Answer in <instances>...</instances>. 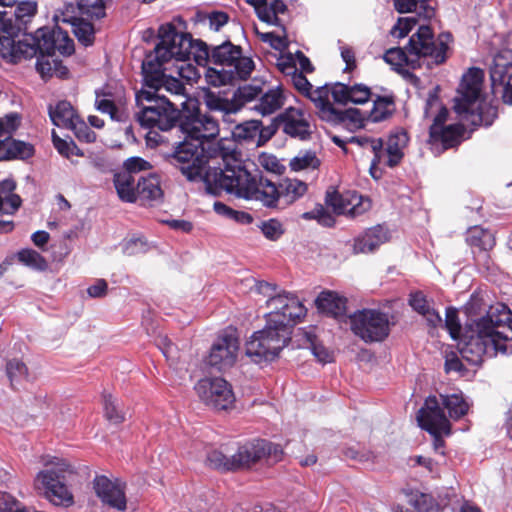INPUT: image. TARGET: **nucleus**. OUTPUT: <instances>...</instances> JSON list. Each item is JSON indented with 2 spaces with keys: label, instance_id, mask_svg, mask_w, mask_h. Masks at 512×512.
I'll use <instances>...</instances> for the list:
<instances>
[{
  "label": "nucleus",
  "instance_id": "11",
  "mask_svg": "<svg viewBox=\"0 0 512 512\" xmlns=\"http://www.w3.org/2000/svg\"><path fill=\"white\" fill-rule=\"evenodd\" d=\"M158 38L159 42L154 48L158 59L186 62L192 57L195 60L200 39H193L190 33L179 32L172 23H166L159 27Z\"/></svg>",
  "mask_w": 512,
  "mask_h": 512
},
{
  "label": "nucleus",
  "instance_id": "43",
  "mask_svg": "<svg viewBox=\"0 0 512 512\" xmlns=\"http://www.w3.org/2000/svg\"><path fill=\"white\" fill-rule=\"evenodd\" d=\"M33 33L34 36L38 38L40 46L39 54L41 56H52L56 53V26L53 28L40 27L37 28Z\"/></svg>",
  "mask_w": 512,
  "mask_h": 512
},
{
  "label": "nucleus",
  "instance_id": "7",
  "mask_svg": "<svg viewBox=\"0 0 512 512\" xmlns=\"http://www.w3.org/2000/svg\"><path fill=\"white\" fill-rule=\"evenodd\" d=\"M38 4L34 0H0V56L15 64V38L28 30L36 17Z\"/></svg>",
  "mask_w": 512,
  "mask_h": 512
},
{
  "label": "nucleus",
  "instance_id": "62",
  "mask_svg": "<svg viewBox=\"0 0 512 512\" xmlns=\"http://www.w3.org/2000/svg\"><path fill=\"white\" fill-rule=\"evenodd\" d=\"M205 104L210 111L217 112H230L235 111L236 108H230L229 103L222 97L213 92H208L204 96Z\"/></svg>",
  "mask_w": 512,
  "mask_h": 512
},
{
  "label": "nucleus",
  "instance_id": "13",
  "mask_svg": "<svg viewBox=\"0 0 512 512\" xmlns=\"http://www.w3.org/2000/svg\"><path fill=\"white\" fill-rule=\"evenodd\" d=\"M351 331L366 343L381 342L389 333V319L378 309H361L349 316Z\"/></svg>",
  "mask_w": 512,
  "mask_h": 512
},
{
  "label": "nucleus",
  "instance_id": "36",
  "mask_svg": "<svg viewBox=\"0 0 512 512\" xmlns=\"http://www.w3.org/2000/svg\"><path fill=\"white\" fill-rule=\"evenodd\" d=\"M113 183L121 201L126 203L136 202V180L134 175L128 172H116L113 176Z\"/></svg>",
  "mask_w": 512,
  "mask_h": 512
},
{
  "label": "nucleus",
  "instance_id": "60",
  "mask_svg": "<svg viewBox=\"0 0 512 512\" xmlns=\"http://www.w3.org/2000/svg\"><path fill=\"white\" fill-rule=\"evenodd\" d=\"M259 228L263 235L271 241L278 240L284 233L282 224L276 219L261 222Z\"/></svg>",
  "mask_w": 512,
  "mask_h": 512
},
{
  "label": "nucleus",
  "instance_id": "48",
  "mask_svg": "<svg viewBox=\"0 0 512 512\" xmlns=\"http://www.w3.org/2000/svg\"><path fill=\"white\" fill-rule=\"evenodd\" d=\"M207 83L218 87L226 84H231L236 80H240L233 71L222 67L218 70L216 68L208 67L206 71Z\"/></svg>",
  "mask_w": 512,
  "mask_h": 512
},
{
  "label": "nucleus",
  "instance_id": "6",
  "mask_svg": "<svg viewBox=\"0 0 512 512\" xmlns=\"http://www.w3.org/2000/svg\"><path fill=\"white\" fill-rule=\"evenodd\" d=\"M484 72L471 67L463 74L457 96L454 98L453 109L463 122L473 128L490 127L498 117V109L491 103L481 99Z\"/></svg>",
  "mask_w": 512,
  "mask_h": 512
},
{
  "label": "nucleus",
  "instance_id": "8",
  "mask_svg": "<svg viewBox=\"0 0 512 512\" xmlns=\"http://www.w3.org/2000/svg\"><path fill=\"white\" fill-rule=\"evenodd\" d=\"M197 65L206 67L214 64L233 71L239 79L246 80L255 68L251 57L243 56L242 47L226 40L219 45L210 47L205 41L199 40L195 53Z\"/></svg>",
  "mask_w": 512,
  "mask_h": 512
},
{
  "label": "nucleus",
  "instance_id": "47",
  "mask_svg": "<svg viewBox=\"0 0 512 512\" xmlns=\"http://www.w3.org/2000/svg\"><path fill=\"white\" fill-rule=\"evenodd\" d=\"M17 258L23 265L37 271H44L48 267L46 259L40 253L30 248L20 250L17 253Z\"/></svg>",
  "mask_w": 512,
  "mask_h": 512
},
{
  "label": "nucleus",
  "instance_id": "35",
  "mask_svg": "<svg viewBox=\"0 0 512 512\" xmlns=\"http://www.w3.org/2000/svg\"><path fill=\"white\" fill-rule=\"evenodd\" d=\"M466 241L472 249H478L479 254L484 259L488 258V251L495 245V239L492 233L480 227H473L469 229ZM472 251L474 254L476 253L475 250Z\"/></svg>",
  "mask_w": 512,
  "mask_h": 512
},
{
  "label": "nucleus",
  "instance_id": "39",
  "mask_svg": "<svg viewBox=\"0 0 512 512\" xmlns=\"http://www.w3.org/2000/svg\"><path fill=\"white\" fill-rule=\"evenodd\" d=\"M327 120L336 124H347L354 129H359L364 127V121L367 120V117L366 112L363 113L358 108L340 110L334 107Z\"/></svg>",
  "mask_w": 512,
  "mask_h": 512
},
{
  "label": "nucleus",
  "instance_id": "49",
  "mask_svg": "<svg viewBox=\"0 0 512 512\" xmlns=\"http://www.w3.org/2000/svg\"><path fill=\"white\" fill-rule=\"evenodd\" d=\"M104 414L108 421L114 424H120L124 421L125 416L120 408L118 399L111 394H103Z\"/></svg>",
  "mask_w": 512,
  "mask_h": 512
},
{
  "label": "nucleus",
  "instance_id": "56",
  "mask_svg": "<svg viewBox=\"0 0 512 512\" xmlns=\"http://www.w3.org/2000/svg\"><path fill=\"white\" fill-rule=\"evenodd\" d=\"M445 327L449 331L452 339L457 340L462 335V329L458 318V312L455 308L448 307L445 314Z\"/></svg>",
  "mask_w": 512,
  "mask_h": 512
},
{
  "label": "nucleus",
  "instance_id": "1",
  "mask_svg": "<svg viewBox=\"0 0 512 512\" xmlns=\"http://www.w3.org/2000/svg\"><path fill=\"white\" fill-rule=\"evenodd\" d=\"M237 151L221 143L197 142L184 135L169 156L171 165L178 168L188 181H202L206 192L218 196L223 191L233 194L238 169L243 162L236 158Z\"/></svg>",
  "mask_w": 512,
  "mask_h": 512
},
{
  "label": "nucleus",
  "instance_id": "50",
  "mask_svg": "<svg viewBox=\"0 0 512 512\" xmlns=\"http://www.w3.org/2000/svg\"><path fill=\"white\" fill-rule=\"evenodd\" d=\"M276 27L280 28L282 34H276L274 32H266V33H260V39L268 43L273 49L278 51H283L288 48L289 41L287 37V30L286 25L282 21V25H275Z\"/></svg>",
  "mask_w": 512,
  "mask_h": 512
},
{
  "label": "nucleus",
  "instance_id": "5",
  "mask_svg": "<svg viewBox=\"0 0 512 512\" xmlns=\"http://www.w3.org/2000/svg\"><path fill=\"white\" fill-rule=\"evenodd\" d=\"M237 184L233 195L248 201H259L266 208H276L280 198L293 203L307 191L305 182L285 178L278 185L265 178L253 163L238 169Z\"/></svg>",
  "mask_w": 512,
  "mask_h": 512
},
{
  "label": "nucleus",
  "instance_id": "4",
  "mask_svg": "<svg viewBox=\"0 0 512 512\" xmlns=\"http://www.w3.org/2000/svg\"><path fill=\"white\" fill-rule=\"evenodd\" d=\"M453 42L454 37L451 32L443 31L435 36L430 25L420 24L404 48L388 49L383 59L399 73H403L405 67L416 70L426 66L432 69L447 61Z\"/></svg>",
  "mask_w": 512,
  "mask_h": 512
},
{
  "label": "nucleus",
  "instance_id": "38",
  "mask_svg": "<svg viewBox=\"0 0 512 512\" xmlns=\"http://www.w3.org/2000/svg\"><path fill=\"white\" fill-rule=\"evenodd\" d=\"M23 39L15 40V63L20 62L22 59H31L39 54L40 46L38 38L34 36L33 31L28 25L26 32H21Z\"/></svg>",
  "mask_w": 512,
  "mask_h": 512
},
{
  "label": "nucleus",
  "instance_id": "9",
  "mask_svg": "<svg viewBox=\"0 0 512 512\" xmlns=\"http://www.w3.org/2000/svg\"><path fill=\"white\" fill-rule=\"evenodd\" d=\"M148 97H150V94L144 96L143 101L136 102L139 110L135 113V119L141 127L163 132L176 126L180 129V122L184 118L185 112L178 108V104L172 102L166 96Z\"/></svg>",
  "mask_w": 512,
  "mask_h": 512
},
{
  "label": "nucleus",
  "instance_id": "16",
  "mask_svg": "<svg viewBox=\"0 0 512 512\" xmlns=\"http://www.w3.org/2000/svg\"><path fill=\"white\" fill-rule=\"evenodd\" d=\"M200 400L215 410H227L235 402L231 385L223 378H203L194 387Z\"/></svg>",
  "mask_w": 512,
  "mask_h": 512
},
{
  "label": "nucleus",
  "instance_id": "57",
  "mask_svg": "<svg viewBox=\"0 0 512 512\" xmlns=\"http://www.w3.org/2000/svg\"><path fill=\"white\" fill-rule=\"evenodd\" d=\"M56 52H59L61 55L70 56L74 53V42L69 37L68 33L62 30L58 24H56Z\"/></svg>",
  "mask_w": 512,
  "mask_h": 512
},
{
  "label": "nucleus",
  "instance_id": "10",
  "mask_svg": "<svg viewBox=\"0 0 512 512\" xmlns=\"http://www.w3.org/2000/svg\"><path fill=\"white\" fill-rule=\"evenodd\" d=\"M436 107L438 113L429 127L428 143L435 155H439L447 149L458 146L464 140L465 128L462 124L446 125L449 111L440 106L439 99L435 95H429L424 107V117H429L430 109Z\"/></svg>",
  "mask_w": 512,
  "mask_h": 512
},
{
  "label": "nucleus",
  "instance_id": "51",
  "mask_svg": "<svg viewBox=\"0 0 512 512\" xmlns=\"http://www.w3.org/2000/svg\"><path fill=\"white\" fill-rule=\"evenodd\" d=\"M320 166V160L314 151L308 150L300 152L290 161V167L294 171H300L307 168L316 169Z\"/></svg>",
  "mask_w": 512,
  "mask_h": 512
},
{
  "label": "nucleus",
  "instance_id": "24",
  "mask_svg": "<svg viewBox=\"0 0 512 512\" xmlns=\"http://www.w3.org/2000/svg\"><path fill=\"white\" fill-rule=\"evenodd\" d=\"M388 240L387 231L381 225H376L355 237L353 240V252L370 253Z\"/></svg>",
  "mask_w": 512,
  "mask_h": 512
},
{
  "label": "nucleus",
  "instance_id": "55",
  "mask_svg": "<svg viewBox=\"0 0 512 512\" xmlns=\"http://www.w3.org/2000/svg\"><path fill=\"white\" fill-rule=\"evenodd\" d=\"M68 129L72 130L75 137L82 142L92 143L96 139V134L79 117L73 122V124Z\"/></svg>",
  "mask_w": 512,
  "mask_h": 512
},
{
  "label": "nucleus",
  "instance_id": "59",
  "mask_svg": "<svg viewBox=\"0 0 512 512\" xmlns=\"http://www.w3.org/2000/svg\"><path fill=\"white\" fill-rule=\"evenodd\" d=\"M28 369L24 362L13 359L7 362L6 364V374L13 385L14 382H17L27 376Z\"/></svg>",
  "mask_w": 512,
  "mask_h": 512
},
{
  "label": "nucleus",
  "instance_id": "53",
  "mask_svg": "<svg viewBox=\"0 0 512 512\" xmlns=\"http://www.w3.org/2000/svg\"><path fill=\"white\" fill-rule=\"evenodd\" d=\"M302 218L305 220H316L325 227H332L335 224L333 215L321 204H317L314 209L304 212Z\"/></svg>",
  "mask_w": 512,
  "mask_h": 512
},
{
  "label": "nucleus",
  "instance_id": "45",
  "mask_svg": "<svg viewBox=\"0 0 512 512\" xmlns=\"http://www.w3.org/2000/svg\"><path fill=\"white\" fill-rule=\"evenodd\" d=\"M258 120H250L238 124L232 130V136L234 140L238 142H251L256 144L257 133H259Z\"/></svg>",
  "mask_w": 512,
  "mask_h": 512
},
{
  "label": "nucleus",
  "instance_id": "58",
  "mask_svg": "<svg viewBox=\"0 0 512 512\" xmlns=\"http://www.w3.org/2000/svg\"><path fill=\"white\" fill-rule=\"evenodd\" d=\"M27 508L10 493L0 491V512H27Z\"/></svg>",
  "mask_w": 512,
  "mask_h": 512
},
{
  "label": "nucleus",
  "instance_id": "41",
  "mask_svg": "<svg viewBox=\"0 0 512 512\" xmlns=\"http://www.w3.org/2000/svg\"><path fill=\"white\" fill-rule=\"evenodd\" d=\"M163 90L174 97L182 99L179 105L183 112L190 111V107L195 104L194 100L187 95L184 83L178 78L167 75Z\"/></svg>",
  "mask_w": 512,
  "mask_h": 512
},
{
  "label": "nucleus",
  "instance_id": "21",
  "mask_svg": "<svg viewBox=\"0 0 512 512\" xmlns=\"http://www.w3.org/2000/svg\"><path fill=\"white\" fill-rule=\"evenodd\" d=\"M93 488L97 497L119 511H124L127 506L126 496L119 484L111 481L105 475L96 476L93 480Z\"/></svg>",
  "mask_w": 512,
  "mask_h": 512
},
{
  "label": "nucleus",
  "instance_id": "32",
  "mask_svg": "<svg viewBox=\"0 0 512 512\" xmlns=\"http://www.w3.org/2000/svg\"><path fill=\"white\" fill-rule=\"evenodd\" d=\"M359 197L354 194L349 198L347 195L340 194L337 190H328L325 196V203L331 207L335 214L348 215L354 218L359 214V209L356 204H352L351 200H356Z\"/></svg>",
  "mask_w": 512,
  "mask_h": 512
},
{
  "label": "nucleus",
  "instance_id": "19",
  "mask_svg": "<svg viewBox=\"0 0 512 512\" xmlns=\"http://www.w3.org/2000/svg\"><path fill=\"white\" fill-rule=\"evenodd\" d=\"M417 422L419 427L429 434H434L437 430H442L446 435L451 433V424L443 411L442 404L433 395L428 396L419 409Z\"/></svg>",
  "mask_w": 512,
  "mask_h": 512
},
{
  "label": "nucleus",
  "instance_id": "40",
  "mask_svg": "<svg viewBox=\"0 0 512 512\" xmlns=\"http://www.w3.org/2000/svg\"><path fill=\"white\" fill-rule=\"evenodd\" d=\"M441 404L447 410L448 416L453 420H459L464 417L468 410L469 404L466 402L463 394H441Z\"/></svg>",
  "mask_w": 512,
  "mask_h": 512
},
{
  "label": "nucleus",
  "instance_id": "64",
  "mask_svg": "<svg viewBox=\"0 0 512 512\" xmlns=\"http://www.w3.org/2000/svg\"><path fill=\"white\" fill-rule=\"evenodd\" d=\"M149 245L144 237H132L123 244V252L127 255H137L147 252Z\"/></svg>",
  "mask_w": 512,
  "mask_h": 512
},
{
  "label": "nucleus",
  "instance_id": "14",
  "mask_svg": "<svg viewBox=\"0 0 512 512\" xmlns=\"http://www.w3.org/2000/svg\"><path fill=\"white\" fill-rule=\"evenodd\" d=\"M180 122V131L183 135H188V138L203 144L221 143L224 147L225 141H216L219 134L218 121L209 114H202L196 105L190 107V111Z\"/></svg>",
  "mask_w": 512,
  "mask_h": 512
},
{
  "label": "nucleus",
  "instance_id": "31",
  "mask_svg": "<svg viewBox=\"0 0 512 512\" xmlns=\"http://www.w3.org/2000/svg\"><path fill=\"white\" fill-rule=\"evenodd\" d=\"M408 140V135L404 130H397L389 135L386 150H383L388 167L393 168L401 162L404 156L403 149Z\"/></svg>",
  "mask_w": 512,
  "mask_h": 512
},
{
  "label": "nucleus",
  "instance_id": "2",
  "mask_svg": "<svg viewBox=\"0 0 512 512\" xmlns=\"http://www.w3.org/2000/svg\"><path fill=\"white\" fill-rule=\"evenodd\" d=\"M459 339L462 358L475 366L498 352L512 354V311L503 303L491 306L485 316L466 323Z\"/></svg>",
  "mask_w": 512,
  "mask_h": 512
},
{
  "label": "nucleus",
  "instance_id": "34",
  "mask_svg": "<svg viewBox=\"0 0 512 512\" xmlns=\"http://www.w3.org/2000/svg\"><path fill=\"white\" fill-rule=\"evenodd\" d=\"M396 110L395 97L392 93L377 95L373 100V107L366 112L367 121L379 123L390 118Z\"/></svg>",
  "mask_w": 512,
  "mask_h": 512
},
{
  "label": "nucleus",
  "instance_id": "25",
  "mask_svg": "<svg viewBox=\"0 0 512 512\" xmlns=\"http://www.w3.org/2000/svg\"><path fill=\"white\" fill-rule=\"evenodd\" d=\"M512 71V49L503 48L493 57L489 68L490 80L493 90L502 86L508 73Z\"/></svg>",
  "mask_w": 512,
  "mask_h": 512
},
{
  "label": "nucleus",
  "instance_id": "12",
  "mask_svg": "<svg viewBox=\"0 0 512 512\" xmlns=\"http://www.w3.org/2000/svg\"><path fill=\"white\" fill-rule=\"evenodd\" d=\"M45 465L51 467L40 471L37 480L42 483L47 498L54 505H71L73 495L66 485V480L69 475L75 473L74 467L67 460L58 457L45 460Z\"/></svg>",
  "mask_w": 512,
  "mask_h": 512
},
{
  "label": "nucleus",
  "instance_id": "22",
  "mask_svg": "<svg viewBox=\"0 0 512 512\" xmlns=\"http://www.w3.org/2000/svg\"><path fill=\"white\" fill-rule=\"evenodd\" d=\"M248 455L249 450L246 444L240 446L231 457H227L221 451L213 450L207 455V463L213 469L235 471L249 467Z\"/></svg>",
  "mask_w": 512,
  "mask_h": 512
},
{
  "label": "nucleus",
  "instance_id": "26",
  "mask_svg": "<svg viewBox=\"0 0 512 512\" xmlns=\"http://www.w3.org/2000/svg\"><path fill=\"white\" fill-rule=\"evenodd\" d=\"M33 145L7 137L0 140V161L27 160L34 155Z\"/></svg>",
  "mask_w": 512,
  "mask_h": 512
},
{
  "label": "nucleus",
  "instance_id": "44",
  "mask_svg": "<svg viewBox=\"0 0 512 512\" xmlns=\"http://www.w3.org/2000/svg\"><path fill=\"white\" fill-rule=\"evenodd\" d=\"M263 83H251L239 86L234 94L233 101L237 107L246 105L258 98L262 92Z\"/></svg>",
  "mask_w": 512,
  "mask_h": 512
},
{
  "label": "nucleus",
  "instance_id": "29",
  "mask_svg": "<svg viewBox=\"0 0 512 512\" xmlns=\"http://www.w3.org/2000/svg\"><path fill=\"white\" fill-rule=\"evenodd\" d=\"M163 191L160 186L159 177L155 174H149L147 177H139L136 183V202L142 204L161 200Z\"/></svg>",
  "mask_w": 512,
  "mask_h": 512
},
{
  "label": "nucleus",
  "instance_id": "17",
  "mask_svg": "<svg viewBox=\"0 0 512 512\" xmlns=\"http://www.w3.org/2000/svg\"><path fill=\"white\" fill-rule=\"evenodd\" d=\"M167 63L158 59L155 54H148L142 62L143 87L135 93V102L143 101L144 96L150 94L149 98L165 97L161 93L167 75L164 72L163 64Z\"/></svg>",
  "mask_w": 512,
  "mask_h": 512
},
{
  "label": "nucleus",
  "instance_id": "23",
  "mask_svg": "<svg viewBox=\"0 0 512 512\" xmlns=\"http://www.w3.org/2000/svg\"><path fill=\"white\" fill-rule=\"evenodd\" d=\"M253 6L258 19L268 25H282L280 14L287 11L283 0H246Z\"/></svg>",
  "mask_w": 512,
  "mask_h": 512
},
{
  "label": "nucleus",
  "instance_id": "30",
  "mask_svg": "<svg viewBox=\"0 0 512 512\" xmlns=\"http://www.w3.org/2000/svg\"><path fill=\"white\" fill-rule=\"evenodd\" d=\"M399 13H414L419 19L431 20L436 14L435 0H394Z\"/></svg>",
  "mask_w": 512,
  "mask_h": 512
},
{
  "label": "nucleus",
  "instance_id": "54",
  "mask_svg": "<svg viewBox=\"0 0 512 512\" xmlns=\"http://www.w3.org/2000/svg\"><path fill=\"white\" fill-rule=\"evenodd\" d=\"M417 18L418 17L416 15L400 17L396 24L391 28L390 34L395 38L406 37L417 24Z\"/></svg>",
  "mask_w": 512,
  "mask_h": 512
},
{
  "label": "nucleus",
  "instance_id": "3",
  "mask_svg": "<svg viewBox=\"0 0 512 512\" xmlns=\"http://www.w3.org/2000/svg\"><path fill=\"white\" fill-rule=\"evenodd\" d=\"M266 325L255 331L246 342V355L255 363L275 360L290 340L289 326L306 315L307 309L293 293L283 292L270 296Z\"/></svg>",
  "mask_w": 512,
  "mask_h": 512
},
{
  "label": "nucleus",
  "instance_id": "37",
  "mask_svg": "<svg viewBox=\"0 0 512 512\" xmlns=\"http://www.w3.org/2000/svg\"><path fill=\"white\" fill-rule=\"evenodd\" d=\"M48 113L55 126L66 129L79 117L70 102L65 100L59 101L54 107L50 105Z\"/></svg>",
  "mask_w": 512,
  "mask_h": 512
},
{
  "label": "nucleus",
  "instance_id": "63",
  "mask_svg": "<svg viewBox=\"0 0 512 512\" xmlns=\"http://www.w3.org/2000/svg\"><path fill=\"white\" fill-rule=\"evenodd\" d=\"M281 127L280 121L275 117L269 125L262 126V122L259 124V133H257L256 146H262L268 142Z\"/></svg>",
  "mask_w": 512,
  "mask_h": 512
},
{
  "label": "nucleus",
  "instance_id": "18",
  "mask_svg": "<svg viewBox=\"0 0 512 512\" xmlns=\"http://www.w3.org/2000/svg\"><path fill=\"white\" fill-rule=\"evenodd\" d=\"M53 20L56 24L62 22L71 25L74 36L83 46L89 47L93 45L95 28L87 18L77 16L74 2L64 1L62 7L55 11Z\"/></svg>",
  "mask_w": 512,
  "mask_h": 512
},
{
  "label": "nucleus",
  "instance_id": "61",
  "mask_svg": "<svg viewBox=\"0 0 512 512\" xmlns=\"http://www.w3.org/2000/svg\"><path fill=\"white\" fill-rule=\"evenodd\" d=\"M371 95L370 88L364 84L349 85V103L364 104Z\"/></svg>",
  "mask_w": 512,
  "mask_h": 512
},
{
  "label": "nucleus",
  "instance_id": "33",
  "mask_svg": "<svg viewBox=\"0 0 512 512\" xmlns=\"http://www.w3.org/2000/svg\"><path fill=\"white\" fill-rule=\"evenodd\" d=\"M284 95L280 88H270L266 92H261L258 101L255 105L251 106L253 109L259 112L262 116L273 114L284 105Z\"/></svg>",
  "mask_w": 512,
  "mask_h": 512
},
{
  "label": "nucleus",
  "instance_id": "42",
  "mask_svg": "<svg viewBox=\"0 0 512 512\" xmlns=\"http://www.w3.org/2000/svg\"><path fill=\"white\" fill-rule=\"evenodd\" d=\"M329 95L330 91L326 84L317 87L316 89H313L312 87L311 90H309V93L305 95V97L309 98L319 109L321 117L326 120L334 109V106L329 100Z\"/></svg>",
  "mask_w": 512,
  "mask_h": 512
},
{
  "label": "nucleus",
  "instance_id": "15",
  "mask_svg": "<svg viewBox=\"0 0 512 512\" xmlns=\"http://www.w3.org/2000/svg\"><path fill=\"white\" fill-rule=\"evenodd\" d=\"M240 340L235 328L228 327L222 330L213 342L206 364L217 371H225L236 363Z\"/></svg>",
  "mask_w": 512,
  "mask_h": 512
},
{
  "label": "nucleus",
  "instance_id": "28",
  "mask_svg": "<svg viewBox=\"0 0 512 512\" xmlns=\"http://www.w3.org/2000/svg\"><path fill=\"white\" fill-rule=\"evenodd\" d=\"M315 303L319 310L336 319H341L346 316L347 299L338 295L336 292H321L317 296Z\"/></svg>",
  "mask_w": 512,
  "mask_h": 512
},
{
  "label": "nucleus",
  "instance_id": "27",
  "mask_svg": "<svg viewBox=\"0 0 512 512\" xmlns=\"http://www.w3.org/2000/svg\"><path fill=\"white\" fill-rule=\"evenodd\" d=\"M247 450H249V466L257 461L268 457L274 462L281 460L283 449L279 444H274L264 439H257L252 442L246 443Z\"/></svg>",
  "mask_w": 512,
  "mask_h": 512
},
{
  "label": "nucleus",
  "instance_id": "20",
  "mask_svg": "<svg viewBox=\"0 0 512 512\" xmlns=\"http://www.w3.org/2000/svg\"><path fill=\"white\" fill-rule=\"evenodd\" d=\"M309 118V114L304 110L295 107H288L277 116L283 132L299 141H307L311 138L313 126Z\"/></svg>",
  "mask_w": 512,
  "mask_h": 512
},
{
  "label": "nucleus",
  "instance_id": "52",
  "mask_svg": "<svg viewBox=\"0 0 512 512\" xmlns=\"http://www.w3.org/2000/svg\"><path fill=\"white\" fill-rule=\"evenodd\" d=\"M52 141L58 153L65 158H70L72 155L83 156L82 150L78 148L73 140L62 139L55 131L52 132Z\"/></svg>",
  "mask_w": 512,
  "mask_h": 512
},
{
  "label": "nucleus",
  "instance_id": "46",
  "mask_svg": "<svg viewBox=\"0 0 512 512\" xmlns=\"http://www.w3.org/2000/svg\"><path fill=\"white\" fill-rule=\"evenodd\" d=\"M409 504L418 512H441L439 503L431 494L411 493Z\"/></svg>",
  "mask_w": 512,
  "mask_h": 512
}]
</instances>
